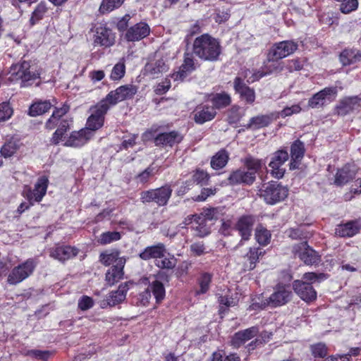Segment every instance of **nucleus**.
<instances>
[{
	"instance_id": "nucleus-1",
	"label": "nucleus",
	"mask_w": 361,
	"mask_h": 361,
	"mask_svg": "<svg viewBox=\"0 0 361 361\" xmlns=\"http://www.w3.org/2000/svg\"><path fill=\"white\" fill-rule=\"evenodd\" d=\"M221 54L220 42L209 34L197 37L192 43V54L204 61H216Z\"/></svg>"
},
{
	"instance_id": "nucleus-2",
	"label": "nucleus",
	"mask_w": 361,
	"mask_h": 361,
	"mask_svg": "<svg viewBox=\"0 0 361 361\" xmlns=\"http://www.w3.org/2000/svg\"><path fill=\"white\" fill-rule=\"evenodd\" d=\"M293 296L289 286L278 285L274 288L273 293L267 298L258 297L254 299L250 308L252 310H264L268 307L274 308L287 304Z\"/></svg>"
},
{
	"instance_id": "nucleus-3",
	"label": "nucleus",
	"mask_w": 361,
	"mask_h": 361,
	"mask_svg": "<svg viewBox=\"0 0 361 361\" xmlns=\"http://www.w3.org/2000/svg\"><path fill=\"white\" fill-rule=\"evenodd\" d=\"M298 48V44L293 40H285L274 44L267 54V62L265 64L266 68L269 73H271L274 70H277L278 66L271 68L269 63L276 62L288 56L293 54Z\"/></svg>"
},
{
	"instance_id": "nucleus-4",
	"label": "nucleus",
	"mask_w": 361,
	"mask_h": 361,
	"mask_svg": "<svg viewBox=\"0 0 361 361\" xmlns=\"http://www.w3.org/2000/svg\"><path fill=\"white\" fill-rule=\"evenodd\" d=\"M11 80H20L22 86L30 85L32 82L39 78L41 74L35 65H31L26 61L13 66L11 68Z\"/></svg>"
},
{
	"instance_id": "nucleus-5",
	"label": "nucleus",
	"mask_w": 361,
	"mask_h": 361,
	"mask_svg": "<svg viewBox=\"0 0 361 361\" xmlns=\"http://www.w3.org/2000/svg\"><path fill=\"white\" fill-rule=\"evenodd\" d=\"M259 195L267 204H274L288 196V190L277 182L272 181L263 184Z\"/></svg>"
},
{
	"instance_id": "nucleus-6",
	"label": "nucleus",
	"mask_w": 361,
	"mask_h": 361,
	"mask_svg": "<svg viewBox=\"0 0 361 361\" xmlns=\"http://www.w3.org/2000/svg\"><path fill=\"white\" fill-rule=\"evenodd\" d=\"M37 264L38 262L35 258H29L24 262L19 264L13 267L9 273L7 282L10 285H17L22 282L33 274Z\"/></svg>"
},
{
	"instance_id": "nucleus-7",
	"label": "nucleus",
	"mask_w": 361,
	"mask_h": 361,
	"mask_svg": "<svg viewBox=\"0 0 361 361\" xmlns=\"http://www.w3.org/2000/svg\"><path fill=\"white\" fill-rule=\"evenodd\" d=\"M173 190L169 185L162 187L143 191L140 194L141 202L144 204L154 202L162 207L167 204Z\"/></svg>"
},
{
	"instance_id": "nucleus-8",
	"label": "nucleus",
	"mask_w": 361,
	"mask_h": 361,
	"mask_svg": "<svg viewBox=\"0 0 361 361\" xmlns=\"http://www.w3.org/2000/svg\"><path fill=\"white\" fill-rule=\"evenodd\" d=\"M109 109V104L103 99L92 106L90 109L91 114L87 118L85 129L89 131H95L102 128L104 125V116Z\"/></svg>"
},
{
	"instance_id": "nucleus-9",
	"label": "nucleus",
	"mask_w": 361,
	"mask_h": 361,
	"mask_svg": "<svg viewBox=\"0 0 361 361\" xmlns=\"http://www.w3.org/2000/svg\"><path fill=\"white\" fill-rule=\"evenodd\" d=\"M137 92V87L134 85L128 84L121 85L115 90L109 92L103 100L105 101L106 104H109L110 107L120 102L132 99Z\"/></svg>"
},
{
	"instance_id": "nucleus-10",
	"label": "nucleus",
	"mask_w": 361,
	"mask_h": 361,
	"mask_svg": "<svg viewBox=\"0 0 361 361\" xmlns=\"http://www.w3.org/2000/svg\"><path fill=\"white\" fill-rule=\"evenodd\" d=\"M219 215L220 211L218 208L206 209L200 215H192L190 223H195L197 224L196 229L200 235L204 236L209 233V229L206 225L207 221L216 220Z\"/></svg>"
},
{
	"instance_id": "nucleus-11",
	"label": "nucleus",
	"mask_w": 361,
	"mask_h": 361,
	"mask_svg": "<svg viewBox=\"0 0 361 361\" xmlns=\"http://www.w3.org/2000/svg\"><path fill=\"white\" fill-rule=\"evenodd\" d=\"M293 252L307 265L317 264L321 260L320 256L308 245L307 241L295 244Z\"/></svg>"
},
{
	"instance_id": "nucleus-12",
	"label": "nucleus",
	"mask_w": 361,
	"mask_h": 361,
	"mask_svg": "<svg viewBox=\"0 0 361 361\" xmlns=\"http://www.w3.org/2000/svg\"><path fill=\"white\" fill-rule=\"evenodd\" d=\"M255 222L256 218L252 215H243L238 219L233 228L238 232L241 237L240 245H243L244 241L250 240Z\"/></svg>"
},
{
	"instance_id": "nucleus-13",
	"label": "nucleus",
	"mask_w": 361,
	"mask_h": 361,
	"mask_svg": "<svg viewBox=\"0 0 361 361\" xmlns=\"http://www.w3.org/2000/svg\"><path fill=\"white\" fill-rule=\"evenodd\" d=\"M48 186V179L45 176L38 178L35 184L34 190L25 185L23 191V195L29 201L40 202L45 195Z\"/></svg>"
},
{
	"instance_id": "nucleus-14",
	"label": "nucleus",
	"mask_w": 361,
	"mask_h": 361,
	"mask_svg": "<svg viewBox=\"0 0 361 361\" xmlns=\"http://www.w3.org/2000/svg\"><path fill=\"white\" fill-rule=\"evenodd\" d=\"M288 159V154L285 150L276 152L269 164L271 168V174L276 178H281L285 173V169L282 168L283 164Z\"/></svg>"
},
{
	"instance_id": "nucleus-15",
	"label": "nucleus",
	"mask_w": 361,
	"mask_h": 361,
	"mask_svg": "<svg viewBox=\"0 0 361 361\" xmlns=\"http://www.w3.org/2000/svg\"><path fill=\"white\" fill-rule=\"evenodd\" d=\"M293 288L295 293L307 302L314 301L317 298V292L310 283L295 280L293 283Z\"/></svg>"
},
{
	"instance_id": "nucleus-16",
	"label": "nucleus",
	"mask_w": 361,
	"mask_h": 361,
	"mask_svg": "<svg viewBox=\"0 0 361 361\" xmlns=\"http://www.w3.org/2000/svg\"><path fill=\"white\" fill-rule=\"evenodd\" d=\"M278 118L279 116L276 112H271L268 114H259L256 116L252 117L248 123L245 126V128L252 130L265 128L269 126Z\"/></svg>"
},
{
	"instance_id": "nucleus-17",
	"label": "nucleus",
	"mask_w": 361,
	"mask_h": 361,
	"mask_svg": "<svg viewBox=\"0 0 361 361\" xmlns=\"http://www.w3.org/2000/svg\"><path fill=\"white\" fill-rule=\"evenodd\" d=\"M234 90L236 93L239 94L242 100L247 104H252L255 100V92L254 89L247 86L244 80L237 77L233 82Z\"/></svg>"
},
{
	"instance_id": "nucleus-18",
	"label": "nucleus",
	"mask_w": 361,
	"mask_h": 361,
	"mask_svg": "<svg viewBox=\"0 0 361 361\" xmlns=\"http://www.w3.org/2000/svg\"><path fill=\"white\" fill-rule=\"evenodd\" d=\"M115 42V36L109 28L99 25L97 27L94 43L97 45L109 47Z\"/></svg>"
},
{
	"instance_id": "nucleus-19",
	"label": "nucleus",
	"mask_w": 361,
	"mask_h": 361,
	"mask_svg": "<svg viewBox=\"0 0 361 361\" xmlns=\"http://www.w3.org/2000/svg\"><path fill=\"white\" fill-rule=\"evenodd\" d=\"M183 138V137L180 133L173 130L158 134L154 138V144L158 147H173L179 144Z\"/></svg>"
},
{
	"instance_id": "nucleus-20",
	"label": "nucleus",
	"mask_w": 361,
	"mask_h": 361,
	"mask_svg": "<svg viewBox=\"0 0 361 361\" xmlns=\"http://www.w3.org/2000/svg\"><path fill=\"white\" fill-rule=\"evenodd\" d=\"M125 264L126 259H120L117 264H114L107 270L105 274V281L108 286H112L123 279Z\"/></svg>"
},
{
	"instance_id": "nucleus-21",
	"label": "nucleus",
	"mask_w": 361,
	"mask_h": 361,
	"mask_svg": "<svg viewBox=\"0 0 361 361\" xmlns=\"http://www.w3.org/2000/svg\"><path fill=\"white\" fill-rule=\"evenodd\" d=\"M150 32L149 25L143 22L138 23L127 30L125 38L128 42L139 41L146 37Z\"/></svg>"
},
{
	"instance_id": "nucleus-22",
	"label": "nucleus",
	"mask_w": 361,
	"mask_h": 361,
	"mask_svg": "<svg viewBox=\"0 0 361 361\" xmlns=\"http://www.w3.org/2000/svg\"><path fill=\"white\" fill-rule=\"evenodd\" d=\"M255 179L256 176H254L253 173L241 169L233 171L228 178V180L231 185L245 184L250 185L255 182Z\"/></svg>"
},
{
	"instance_id": "nucleus-23",
	"label": "nucleus",
	"mask_w": 361,
	"mask_h": 361,
	"mask_svg": "<svg viewBox=\"0 0 361 361\" xmlns=\"http://www.w3.org/2000/svg\"><path fill=\"white\" fill-rule=\"evenodd\" d=\"M360 98L357 96L348 97L341 99L336 107L338 115L345 116L360 106Z\"/></svg>"
},
{
	"instance_id": "nucleus-24",
	"label": "nucleus",
	"mask_w": 361,
	"mask_h": 361,
	"mask_svg": "<svg viewBox=\"0 0 361 361\" xmlns=\"http://www.w3.org/2000/svg\"><path fill=\"white\" fill-rule=\"evenodd\" d=\"M258 333L259 329L257 326H252L243 331H240L233 335L231 339V345L233 348H238L256 336Z\"/></svg>"
},
{
	"instance_id": "nucleus-25",
	"label": "nucleus",
	"mask_w": 361,
	"mask_h": 361,
	"mask_svg": "<svg viewBox=\"0 0 361 361\" xmlns=\"http://www.w3.org/2000/svg\"><path fill=\"white\" fill-rule=\"evenodd\" d=\"M195 69V60L192 54L185 53L183 63L180 66L179 71L173 75V78L175 80H183L189 73Z\"/></svg>"
},
{
	"instance_id": "nucleus-26",
	"label": "nucleus",
	"mask_w": 361,
	"mask_h": 361,
	"mask_svg": "<svg viewBox=\"0 0 361 361\" xmlns=\"http://www.w3.org/2000/svg\"><path fill=\"white\" fill-rule=\"evenodd\" d=\"M216 115L214 107L209 105H200L195 110L194 120L196 123L203 124L212 121Z\"/></svg>"
},
{
	"instance_id": "nucleus-27",
	"label": "nucleus",
	"mask_w": 361,
	"mask_h": 361,
	"mask_svg": "<svg viewBox=\"0 0 361 361\" xmlns=\"http://www.w3.org/2000/svg\"><path fill=\"white\" fill-rule=\"evenodd\" d=\"M92 136V132L86 129H82L78 132H73L66 141L65 145L73 147H81L84 145Z\"/></svg>"
},
{
	"instance_id": "nucleus-28",
	"label": "nucleus",
	"mask_w": 361,
	"mask_h": 361,
	"mask_svg": "<svg viewBox=\"0 0 361 361\" xmlns=\"http://www.w3.org/2000/svg\"><path fill=\"white\" fill-rule=\"evenodd\" d=\"M78 254V250L71 246H59L53 248L50 252V256L60 262H65L75 257Z\"/></svg>"
},
{
	"instance_id": "nucleus-29",
	"label": "nucleus",
	"mask_w": 361,
	"mask_h": 361,
	"mask_svg": "<svg viewBox=\"0 0 361 361\" xmlns=\"http://www.w3.org/2000/svg\"><path fill=\"white\" fill-rule=\"evenodd\" d=\"M166 252L165 245L159 243L157 245L148 246L139 254V257L142 260H149L151 259H155V261L159 257H164V254Z\"/></svg>"
},
{
	"instance_id": "nucleus-30",
	"label": "nucleus",
	"mask_w": 361,
	"mask_h": 361,
	"mask_svg": "<svg viewBox=\"0 0 361 361\" xmlns=\"http://www.w3.org/2000/svg\"><path fill=\"white\" fill-rule=\"evenodd\" d=\"M305 154V146L302 142L297 140L293 142L290 147L291 161L290 169L294 170L298 168L299 163Z\"/></svg>"
},
{
	"instance_id": "nucleus-31",
	"label": "nucleus",
	"mask_w": 361,
	"mask_h": 361,
	"mask_svg": "<svg viewBox=\"0 0 361 361\" xmlns=\"http://www.w3.org/2000/svg\"><path fill=\"white\" fill-rule=\"evenodd\" d=\"M356 171L351 169L348 164L338 169L335 175L334 183L338 186H342L355 178Z\"/></svg>"
},
{
	"instance_id": "nucleus-32",
	"label": "nucleus",
	"mask_w": 361,
	"mask_h": 361,
	"mask_svg": "<svg viewBox=\"0 0 361 361\" xmlns=\"http://www.w3.org/2000/svg\"><path fill=\"white\" fill-rule=\"evenodd\" d=\"M167 70L168 67L162 59L147 63L144 69L145 74L152 78H158L160 74L167 71Z\"/></svg>"
},
{
	"instance_id": "nucleus-33",
	"label": "nucleus",
	"mask_w": 361,
	"mask_h": 361,
	"mask_svg": "<svg viewBox=\"0 0 361 361\" xmlns=\"http://www.w3.org/2000/svg\"><path fill=\"white\" fill-rule=\"evenodd\" d=\"M128 289V283H123L118 286L116 290L110 292L107 295L109 298V306L114 307L123 302L126 299Z\"/></svg>"
},
{
	"instance_id": "nucleus-34",
	"label": "nucleus",
	"mask_w": 361,
	"mask_h": 361,
	"mask_svg": "<svg viewBox=\"0 0 361 361\" xmlns=\"http://www.w3.org/2000/svg\"><path fill=\"white\" fill-rule=\"evenodd\" d=\"M360 231V226L355 221H349L345 224L338 225L335 229L336 235L340 237H352Z\"/></svg>"
},
{
	"instance_id": "nucleus-35",
	"label": "nucleus",
	"mask_w": 361,
	"mask_h": 361,
	"mask_svg": "<svg viewBox=\"0 0 361 361\" xmlns=\"http://www.w3.org/2000/svg\"><path fill=\"white\" fill-rule=\"evenodd\" d=\"M343 66H349L361 61V53L355 49H345L339 56Z\"/></svg>"
},
{
	"instance_id": "nucleus-36",
	"label": "nucleus",
	"mask_w": 361,
	"mask_h": 361,
	"mask_svg": "<svg viewBox=\"0 0 361 361\" xmlns=\"http://www.w3.org/2000/svg\"><path fill=\"white\" fill-rule=\"evenodd\" d=\"M263 255L260 247H250L249 252L245 256L247 261L244 264L245 270H252L255 268L259 256Z\"/></svg>"
},
{
	"instance_id": "nucleus-37",
	"label": "nucleus",
	"mask_w": 361,
	"mask_h": 361,
	"mask_svg": "<svg viewBox=\"0 0 361 361\" xmlns=\"http://www.w3.org/2000/svg\"><path fill=\"white\" fill-rule=\"evenodd\" d=\"M210 100L213 104L212 106L214 107V109L225 108L229 106L231 102L230 94L225 92L212 94Z\"/></svg>"
},
{
	"instance_id": "nucleus-38",
	"label": "nucleus",
	"mask_w": 361,
	"mask_h": 361,
	"mask_svg": "<svg viewBox=\"0 0 361 361\" xmlns=\"http://www.w3.org/2000/svg\"><path fill=\"white\" fill-rule=\"evenodd\" d=\"M69 110V107L63 105L61 108L56 109L52 113L51 116L48 119L45 127L48 130H52L58 126L61 118L64 116Z\"/></svg>"
},
{
	"instance_id": "nucleus-39",
	"label": "nucleus",
	"mask_w": 361,
	"mask_h": 361,
	"mask_svg": "<svg viewBox=\"0 0 361 361\" xmlns=\"http://www.w3.org/2000/svg\"><path fill=\"white\" fill-rule=\"evenodd\" d=\"M52 104L49 101H38L32 104L29 109V114L31 116L42 115L47 112Z\"/></svg>"
},
{
	"instance_id": "nucleus-40",
	"label": "nucleus",
	"mask_w": 361,
	"mask_h": 361,
	"mask_svg": "<svg viewBox=\"0 0 361 361\" xmlns=\"http://www.w3.org/2000/svg\"><path fill=\"white\" fill-rule=\"evenodd\" d=\"M244 164L247 171L253 173L254 176H256L262 169L264 163L262 159H257L252 156H247L244 159Z\"/></svg>"
},
{
	"instance_id": "nucleus-41",
	"label": "nucleus",
	"mask_w": 361,
	"mask_h": 361,
	"mask_svg": "<svg viewBox=\"0 0 361 361\" xmlns=\"http://www.w3.org/2000/svg\"><path fill=\"white\" fill-rule=\"evenodd\" d=\"M148 288L150 290V293H153L157 303L164 300L166 291L164 286L161 281L155 280L149 284Z\"/></svg>"
},
{
	"instance_id": "nucleus-42",
	"label": "nucleus",
	"mask_w": 361,
	"mask_h": 361,
	"mask_svg": "<svg viewBox=\"0 0 361 361\" xmlns=\"http://www.w3.org/2000/svg\"><path fill=\"white\" fill-rule=\"evenodd\" d=\"M255 239L261 245H267L269 243L271 239V233L262 224H259L255 229Z\"/></svg>"
},
{
	"instance_id": "nucleus-43",
	"label": "nucleus",
	"mask_w": 361,
	"mask_h": 361,
	"mask_svg": "<svg viewBox=\"0 0 361 361\" xmlns=\"http://www.w3.org/2000/svg\"><path fill=\"white\" fill-rule=\"evenodd\" d=\"M228 160V154L225 150L218 152L211 160V166L216 170L224 167Z\"/></svg>"
},
{
	"instance_id": "nucleus-44",
	"label": "nucleus",
	"mask_w": 361,
	"mask_h": 361,
	"mask_svg": "<svg viewBox=\"0 0 361 361\" xmlns=\"http://www.w3.org/2000/svg\"><path fill=\"white\" fill-rule=\"evenodd\" d=\"M125 0H102L99 8L101 14H105L111 12L114 9L119 8Z\"/></svg>"
},
{
	"instance_id": "nucleus-45",
	"label": "nucleus",
	"mask_w": 361,
	"mask_h": 361,
	"mask_svg": "<svg viewBox=\"0 0 361 361\" xmlns=\"http://www.w3.org/2000/svg\"><path fill=\"white\" fill-rule=\"evenodd\" d=\"M286 233L288 237L293 240H305L310 235L304 226L289 228Z\"/></svg>"
},
{
	"instance_id": "nucleus-46",
	"label": "nucleus",
	"mask_w": 361,
	"mask_h": 361,
	"mask_svg": "<svg viewBox=\"0 0 361 361\" xmlns=\"http://www.w3.org/2000/svg\"><path fill=\"white\" fill-rule=\"evenodd\" d=\"M120 259H125L123 257H119L118 252H103L99 255V261L104 266H109L111 264H117Z\"/></svg>"
},
{
	"instance_id": "nucleus-47",
	"label": "nucleus",
	"mask_w": 361,
	"mask_h": 361,
	"mask_svg": "<svg viewBox=\"0 0 361 361\" xmlns=\"http://www.w3.org/2000/svg\"><path fill=\"white\" fill-rule=\"evenodd\" d=\"M19 144L17 140H9L6 142L1 148V154L5 158L13 156L18 149Z\"/></svg>"
},
{
	"instance_id": "nucleus-48",
	"label": "nucleus",
	"mask_w": 361,
	"mask_h": 361,
	"mask_svg": "<svg viewBox=\"0 0 361 361\" xmlns=\"http://www.w3.org/2000/svg\"><path fill=\"white\" fill-rule=\"evenodd\" d=\"M326 279L327 275L324 273L307 272L303 274L301 281L312 286V283H320Z\"/></svg>"
},
{
	"instance_id": "nucleus-49",
	"label": "nucleus",
	"mask_w": 361,
	"mask_h": 361,
	"mask_svg": "<svg viewBox=\"0 0 361 361\" xmlns=\"http://www.w3.org/2000/svg\"><path fill=\"white\" fill-rule=\"evenodd\" d=\"M155 265L162 269H172L176 265V259L173 256L169 257H159L155 261Z\"/></svg>"
},
{
	"instance_id": "nucleus-50",
	"label": "nucleus",
	"mask_w": 361,
	"mask_h": 361,
	"mask_svg": "<svg viewBox=\"0 0 361 361\" xmlns=\"http://www.w3.org/2000/svg\"><path fill=\"white\" fill-rule=\"evenodd\" d=\"M121 238V234L117 231H108L102 233L98 239V243L101 245L109 244L112 242L118 240Z\"/></svg>"
},
{
	"instance_id": "nucleus-51",
	"label": "nucleus",
	"mask_w": 361,
	"mask_h": 361,
	"mask_svg": "<svg viewBox=\"0 0 361 361\" xmlns=\"http://www.w3.org/2000/svg\"><path fill=\"white\" fill-rule=\"evenodd\" d=\"M47 12V6L45 2H40L34 11L32 12L30 22L32 24H35L36 22L43 18L45 13Z\"/></svg>"
},
{
	"instance_id": "nucleus-52",
	"label": "nucleus",
	"mask_w": 361,
	"mask_h": 361,
	"mask_svg": "<svg viewBox=\"0 0 361 361\" xmlns=\"http://www.w3.org/2000/svg\"><path fill=\"white\" fill-rule=\"evenodd\" d=\"M126 73V66L124 61H119L114 65L111 75L110 78L112 80H120L123 78Z\"/></svg>"
},
{
	"instance_id": "nucleus-53",
	"label": "nucleus",
	"mask_w": 361,
	"mask_h": 361,
	"mask_svg": "<svg viewBox=\"0 0 361 361\" xmlns=\"http://www.w3.org/2000/svg\"><path fill=\"white\" fill-rule=\"evenodd\" d=\"M212 274L203 273L199 279L200 290H197V294H204L209 288V284L212 281Z\"/></svg>"
},
{
	"instance_id": "nucleus-54",
	"label": "nucleus",
	"mask_w": 361,
	"mask_h": 361,
	"mask_svg": "<svg viewBox=\"0 0 361 361\" xmlns=\"http://www.w3.org/2000/svg\"><path fill=\"white\" fill-rule=\"evenodd\" d=\"M157 170L154 167H152V166H149L147 167L145 170H144L142 172L139 173L136 176V179L138 183L145 184L149 181V180L152 178Z\"/></svg>"
},
{
	"instance_id": "nucleus-55",
	"label": "nucleus",
	"mask_w": 361,
	"mask_h": 361,
	"mask_svg": "<svg viewBox=\"0 0 361 361\" xmlns=\"http://www.w3.org/2000/svg\"><path fill=\"white\" fill-rule=\"evenodd\" d=\"M150 299V290L147 288L137 295L136 304L140 306L146 307L149 305Z\"/></svg>"
},
{
	"instance_id": "nucleus-56",
	"label": "nucleus",
	"mask_w": 361,
	"mask_h": 361,
	"mask_svg": "<svg viewBox=\"0 0 361 361\" xmlns=\"http://www.w3.org/2000/svg\"><path fill=\"white\" fill-rule=\"evenodd\" d=\"M311 351L315 357H324L327 355V348L325 344L319 343L311 346Z\"/></svg>"
},
{
	"instance_id": "nucleus-57",
	"label": "nucleus",
	"mask_w": 361,
	"mask_h": 361,
	"mask_svg": "<svg viewBox=\"0 0 361 361\" xmlns=\"http://www.w3.org/2000/svg\"><path fill=\"white\" fill-rule=\"evenodd\" d=\"M325 102V99L322 97V95L317 92L314 94L308 101V106L311 108H320L322 107Z\"/></svg>"
},
{
	"instance_id": "nucleus-58",
	"label": "nucleus",
	"mask_w": 361,
	"mask_h": 361,
	"mask_svg": "<svg viewBox=\"0 0 361 361\" xmlns=\"http://www.w3.org/2000/svg\"><path fill=\"white\" fill-rule=\"evenodd\" d=\"M13 114V109H11L9 103L3 102L0 104V121H6Z\"/></svg>"
},
{
	"instance_id": "nucleus-59",
	"label": "nucleus",
	"mask_w": 361,
	"mask_h": 361,
	"mask_svg": "<svg viewBox=\"0 0 361 361\" xmlns=\"http://www.w3.org/2000/svg\"><path fill=\"white\" fill-rule=\"evenodd\" d=\"M94 305V300L91 297L83 295L82 296L78 303V308L82 311L87 310L92 308Z\"/></svg>"
},
{
	"instance_id": "nucleus-60",
	"label": "nucleus",
	"mask_w": 361,
	"mask_h": 361,
	"mask_svg": "<svg viewBox=\"0 0 361 361\" xmlns=\"http://www.w3.org/2000/svg\"><path fill=\"white\" fill-rule=\"evenodd\" d=\"M357 6V0H348V1L341 4L340 10L343 13H349L351 11L356 10Z\"/></svg>"
},
{
	"instance_id": "nucleus-61",
	"label": "nucleus",
	"mask_w": 361,
	"mask_h": 361,
	"mask_svg": "<svg viewBox=\"0 0 361 361\" xmlns=\"http://www.w3.org/2000/svg\"><path fill=\"white\" fill-rule=\"evenodd\" d=\"M209 174L203 170H197L193 175V180L197 184L205 185L209 180Z\"/></svg>"
},
{
	"instance_id": "nucleus-62",
	"label": "nucleus",
	"mask_w": 361,
	"mask_h": 361,
	"mask_svg": "<svg viewBox=\"0 0 361 361\" xmlns=\"http://www.w3.org/2000/svg\"><path fill=\"white\" fill-rule=\"evenodd\" d=\"M50 354V352L48 350H32L27 353V355L42 360H47L49 357Z\"/></svg>"
},
{
	"instance_id": "nucleus-63",
	"label": "nucleus",
	"mask_w": 361,
	"mask_h": 361,
	"mask_svg": "<svg viewBox=\"0 0 361 361\" xmlns=\"http://www.w3.org/2000/svg\"><path fill=\"white\" fill-rule=\"evenodd\" d=\"M190 250L194 256H201L206 253L205 247L203 243H194L190 246Z\"/></svg>"
},
{
	"instance_id": "nucleus-64",
	"label": "nucleus",
	"mask_w": 361,
	"mask_h": 361,
	"mask_svg": "<svg viewBox=\"0 0 361 361\" xmlns=\"http://www.w3.org/2000/svg\"><path fill=\"white\" fill-rule=\"evenodd\" d=\"M301 111V107L298 104H294L291 106L285 107L280 113H277L278 116L285 118L290 116L293 114H298Z\"/></svg>"
}]
</instances>
